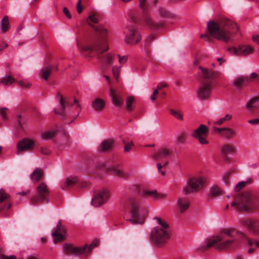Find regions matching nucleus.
Masks as SVG:
<instances>
[{
	"label": "nucleus",
	"mask_w": 259,
	"mask_h": 259,
	"mask_svg": "<svg viewBox=\"0 0 259 259\" xmlns=\"http://www.w3.org/2000/svg\"><path fill=\"white\" fill-rule=\"evenodd\" d=\"M244 237H246V235L243 232L234 228L226 229L221 231L219 236L207 239L204 244L200 245L197 250L204 251L214 245L219 250L234 249L236 247V244L238 240L243 242Z\"/></svg>",
	"instance_id": "f257e3e1"
},
{
	"label": "nucleus",
	"mask_w": 259,
	"mask_h": 259,
	"mask_svg": "<svg viewBox=\"0 0 259 259\" xmlns=\"http://www.w3.org/2000/svg\"><path fill=\"white\" fill-rule=\"evenodd\" d=\"M98 18L95 14L90 15L87 19V23L94 27L96 39L92 45L86 46L80 49L81 52H87L92 55H100L108 51V30L102 25L94 26L93 23H97Z\"/></svg>",
	"instance_id": "f03ea898"
},
{
	"label": "nucleus",
	"mask_w": 259,
	"mask_h": 259,
	"mask_svg": "<svg viewBox=\"0 0 259 259\" xmlns=\"http://www.w3.org/2000/svg\"><path fill=\"white\" fill-rule=\"evenodd\" d=\"M207 28L210 34L218 40H223L228 42L231 38L232 29H238V26L232 21L223 19L218 22L210 21L207 23Z\"/></svg>",
	"instance_id": "7ed1b4c3"
},
{
	"label": "nucleus",
	"mask_w": 259,
	"mask_h": 259,
	"mask_svg": "<svg viewBox=\"0 0 259 259\" xmlns=\"http://www.w3.org/2000/svg\"><path fill=\"white\" fill-rule=\"evenodd\" d=\"M238 210H249L258 208L259 202L257 197L250 192H245L235 196V201L231 204Z\"/></svg>",
	"instance_id": "20e7f679"
},
{
	"label": "nucleus",
	"mask_w": 259,
	"mask_h": 259,
	"mask_svg": "<svg viewBox=\"0 0 259 259\" xmlns=\"http://www.w3.org/2000/svg\"><path fill=\"white\" fill-rule=\"evenodd\" d=\"M159 227L154 228L151 231L150 237L154 244L159 247H162L170 238V235L168 231V225L160 218L155 217Z\"/></svg>",
	"instance_id": "39448f33"
},
{
	"label": "nucleus",
	"mask_w": 259,
	"mask_h": 259,
	"mask_svg": "<svg viewBox=\"0 0 259 259\" xmlns=\"http://www.w3.org/2000/svg\"><path fill=\"white\" fill-rule=\"evenodd\" d=\"M57 98L59 102V108L58 110L54 109L56 114L61 115L68 114L73 117H76L80 111V105L77 99H74V102H66L63 97L60 93L57 95Z\"/></svg>",
	"instance_id": "423d86ee"
},
{
	"label": "nucleus",
	"mask_w": 259,
	"mask_h": 259,
	"mask_svg": "<svg viewBox=\"0 0 259 259\" xmlns=\"http://www.w3.org/2000/svg\"><path fill=\"white\" fill-rule=\"evenodd\" d=\"M130 189L137 192L139 196L146 199L151 198L154 200H158L165 198L166 197V194L158 193L155 190H150L140 184L132 185Z\"/></svg>",
	"instance_id": "0eeeda50"
},
{
	"label": "nucleus",
	"mask_w": 259,
	"mask_h": 259,
	"mask_svg": "<svg viewBox=\"0 0 259 259\" xmlns=\"http://www.w3.org/2000/svg\"><path fill=\"white\" fill-rule=\"evenodd\" d=\"M140 200L138 199L130 198L126 202V205L131 206L130 211L132 219L130 221L133 224H142L144 222V218H140L139 215L140 213Z\"/></svg>",
	"instance_id": "6e6552de"
},
{
	"label": "nucleus",
	"mask_w": 259,
	"mask_h": 259,
	"mask_svg": "<svg viewBox=\"0 0 259 259\" xmlns=\"http://www.w3.org/2000/svg\"><path fill=\"white\" fill-rule=\"evenodd\" d=\"M124 33L125 34L124 41L127 44L135 45L139 42L142 39L140 32L135 25L127 26Z\"/></svg>",
	"instance_id": "1a4fd4ad"
},
{
	"label": "nucleus",
	"mask_w": 259,
	"mask_h": 259,
	"mask_svg": "<svg viewBox=\"0 0 259 259\" xmlns=\"http://www.w3.org/2000/svg\"><path fill=\"white\" fill-rule=\"evenodd\" d=\"M49 190L45 183L39 184L36 188V195L31 199V203H46L49 202Z\"/></svg>",
	"instance_id": "9d476101"
},
{
	"label": "nucleus",
	"mask_w": 259,
	"mask_h": 259,
	"mask_svg": "<svg viewBox=\"0 0 259 259\" xmlns=\"http://www.w3.org/2000/svg\"><path fill=\"white\" fill-rule=\"evenodd\" d=\"M207 185L206 179H189L187 186L183 189L186 194L198 192Z\"/></svg>",
	"instance_id": "9b49d317"
},
{
	"label": "nucleus",
	"mask_w": 259,
	"mask_h": 259,
	"mask_svg": "<svg viewBox=\"0 0 259 259\" xmlns=\"http://www.w3.org/2000/svg\"><path fill=\"white\" fill-rule=\"evenodd\" d=\"M208 134L207 127L204 124H200L199 127L193 131L191 136L197 139L200 144L202 145H207L209 144L207 140V137Z\"/></svg>",
	"instance_id": "f8f14e48"
},
{
	"label": "nucleus",
	"mask_w": 259,
	"mask_h": 259,
	"mask_svg": "<svg viewBox=\"0 0 259 259\" xmlns=\"http://www.w3.org/2000/svg\"><path fill=\"white\" fill-rule=\"evenodd\" d=\"M109 197V191L106 189H102L95 194L92 199V203L95 206H99L107 202Z\"/></svg>",
	"instance_id": "ddd939ff"
},
{
	"label": "nucleus",
	"mask_w": 259,
	"mask_h": 259,
	"mask_svg": "<svg viewBox=\"0 0 259 259\" xmlns=\"http://www.w3.org/2000/svg\"><path fill=\"white\" fill-rule=\"evenodd\" d=\"M172 155V150L167 147H161L155 150L152 155L153 159L156 161H162L163 160H167V159L170 157Z\"/></svg>",
	"instance_id": "4468645a"
},
{
	"label": "nucleus",
	"mask_w": 259,
	"mask_h": 259,
	"mask_svg": "<svg viewBox=\"0 0 259 259\" xmlns=\"http://www.w3.org/2000/svg\"><path fill=\"white\" fill-rule=\"evenodd\" d=\"M212 81L204 82L197 91V97L201 100L207 99L212 89Z\"/></svg>",
	"instance_id": "2eb2a0df"
},
{
	"label": "nucleus",
	"mask_w": 259,
	"mask_h": 259,
	"mask_svg": "<svg viewBox=\"0 0 259 259\" xmlns=\"http://www.w3.org/2000/svg\"><path fill=\"white\" fill-rule=\"evenodd\" d=\"M254 49L250 46L242 45L238 48H230L228 51L232 55L236 56H246L253 52Z\"/></svg>",
	"instance_id": "dca6fc26"
},
{
	"label": "nucleus",
	"mask_w": 259,
	"mask_h": 259,
	"mask_svg": "<svg viewBox=\"0 0 259 259\" xmlns=\"http://www.w3.org/2000/svg\"><path fill=\"white\" fill-rule=\"evenodd\" d=\"M214 131L215 133H219L222 137L227 140L235 138L237 134L235 129L228 127L222 128L214 127Z\"/></svg>",
	"instance_id": "f3484780"
},
{
	"label": "nucleus",
	"mask_w": 259,
	"mask_h": 259,
	"mask_svg": "<svg viewBox=\"0 0 259 259\" xmlns=\"http://www.w3.org/2000/svg\"><path fill=\"white\" fill-rule=\"evenodd\" d=\"M88 247L85 244L83 247H74L72 244H66L64 245V252L66 254L79 255L85 253V250Z\"/></svg>",
	"instance_id": "a211bd4d"
},
{
	"label": "nucleus",
	"mask_w": 259,
	"mask_h": 259,
	"mask_svg": "<svg viewBox=\"0 0 259 259\" xmlns=\"http://www.w3.org/2000/svg\"><path fill=\"white\" fill-rule=\"evenodd\" d=\"M34 146V142L29 139L25 138L19 142L17 145V148L19 152L30 150Z\"/></svg>",
	"instance_id": "6ab92c4d"
},
{
	"label": "nucleus",
	"mask_w": 259,
	"mask_h": 259,
	"mask_svg": "<svg viewBox=\"0 0 259 259\" xmlns=\"http://www.w3.org/2000/svg\"><path fill=\"white\" fill-rule=\"evenodd\" d=\"M109 96L114 105L119 107L122 106L123 104V99L119 94L117 93L115 90L110 88L109 90Z\"/></svg>",
	"instance_id": "aec40b11"
},
{
	"label": "nucleus",
	"mask_w": 259,
	"mask_h": 259,
	"mask_svg": "<svg viewBox=\"0 0 259 259\" xmlns=\"http://www.w3.org/2000/svg\"><path fill=\"white\" fill-rule=\"evenodd\" d=\"M250 83V79L247 76H241L236 78L234 81V85L236 89H242L248 85Z\"/></svg>",
	"instance_id": "412c9836"
},
{
	"label": "nucleus",
	"mask_w": 259,
	"mask_h": 259,
	"mask_svg": "<svg viewBox=\"0 0 259 259\" xmlns=\"http://www.w3.org/2000/svg\"><path fill=\"white\" fill-rule=\"evenodd\" d=\"M177 205L181 213L184 212L190 206V202L186 197H180L177 200Z\"/></svg>",
	"instance_id": "4be33fe9"
},
{
	"label": "nucleus",
	"mask_w": 259,
	"mask_h": 259,
	"mask_svg": "<svg viewBox=\"0 0 259 259\" xmlns=\"http://www.w3.org/2000/svg\"><path fill=\"white\" fill-rule=\"evenodd\" d=\"M105 106V101L100 98H95L92 103V108L97 112H101Z\"/></svg>",
	"instance_id": "5701e85b"
},
{
	"label": "nucleus",
	"mask_w": 259,
	"mask_h": 259,
	"mask_svg": "<svg viewBox=\"0 0 259 259\" xmlns=\"http://www.w3.org/2000/svg\"><path fill=\"white\" fill-rule=\"evenodd\" d=\"M245 225L248 229L254 233H259V222L255 220H248L245 221Z\"/></svg>",
	"instance_id": "b1692460"
},
{
	"label": "nucleus",
	"mask_w": 259,
	"mask_h": 259,
	"mask_svg": "<svg viewBox=\"0 0 259 259\" xmlns=\"http://www.w3.org/2000/svg\"><path fill=\"white\" fill-rule=\"evenodd\" d=\"M143 23L151 29L158 28L162 25V23L161 22L157 23L154 21L148 15H145L144 17Z\"/></svg>",
	"instance_id": "393cba45"
},
{
	"label": "nucleus",
	"mask_w": 259,
	"mask_h": 259,
	"mask_svg": "<svg viewBox=\"0 0 259 259\" xmlns=\"http://www.w3.org/2000/svg\"><path fill=\"white\" fill-rule=\"evenodd\" d=\"M199 68L201 70L203 77L205 79L213 80L216 78L218 76V73L216 72L208 70L206 68H203L202 67H200Z\"/></svg>",
	"instance_id": "a878e982"
},
{
	"label": "nucleus",
	"mask_w": 259,
	"mask_h": 259,
	"mask_svg": "<svg viewBox=\"0 0 259 259\" xmlns=\"http://www.w3.org/2000/svg\"><path fill=\"white\" fill-rule=\"evenodd\" d=\"M78 179H63L60 186L62 190L68 189L74 186H77Z\"/></svg>",
	"instance_id": "bb28decb"
},
{
	"label": "nucleus",
	"mask_w": 259,
	"mask_h": 259,
	"mask_svg": "<svg viewBox=\"0 0 259 259\" xmlns=\"http://www.w3.org/2000/svg\"><path fill=\"white\" fill-rule=\"evenodd\" d=\"M235 150L234 146L229 143L223 145L221 148V152L225 156L233 154Z\"/></svg>",
	"instance_id": "cd10ccee"
},
{
	"label": "nucleus",
	"mask_w": 259,
	"mask_h": 259,
	"mask_svg": "<svg viewBox=\"0 0 259 259\" xmlns=\"http://www.w3.org/2000/svg\"><path fill=\"white\" fill-rule=\"evenodd\" d=\"M114 145V141L113 140H108L104 141L101 144V150L105 152L111 149Z\"/></svg>",
	"instance_id": "c85d7f7f"
},
{
	"label": "nucleus",
	"mask_w": 259,
	"mask_h": 259,
	"mask_svg": "<svg viewBox=\"0 0 259 259\" xmlns=\"http://www.w3.org/2000/svg\"><path fill=\"white\" fill-rule=\"evenodd\" d=\"M222 195V190L218 185H213L209 190L210 197H218Z\"/></svg>",
	"instance_id": "c756f323"
},
{
	"label": "nucleus",
	"mask_w": 259,
	"mask_h": 259,
	"mask_svg": "<svg viewBox=\"0 0 259 259\" xmlns=\"http://www.w3.org/2000/svg\"><path fill=\"white\" fill-rule=\"evenodd\" d=\"M2 30L3 32H6L9 30L10 27V25L9 21V17L8 16H5L1 21Z\"/></svg>",
	"instance_id": "7c9ffc66"
},
{
	"label": "nucleus",
	"mask_w": 259,
	"mask_h": 259,
	"mask_svg": "<svg viewBox=\"0 0 259 259\" xmlns=\"http://www.w3.org/2000/svg\"><path fill=\"white\" fill-rule=\"evenodd\" d=\"M51 72L52 67L51 66H48L43 68L40 71V77L43 78L45 80H47Z\"/></svg>",
	"instance_id": "2f4dec72"
},
{
	"label": "nucleus",
	"mask_w": 259,
	"mask_h": 259,
	"mask_svg": "<svg viewBox=\"0 0 259 259\" xmlns=\"http://www.w3.org/2000/svg\"><path fill=\"white\" fill-rule=\"evenodd\" d=\"M246 108L250 109L251 108H256L259 107V98L255 97L250 100L246 104Z\"/></svg>",
	"instance_id": "473e14b6"
},
{
	"label": "nucleus",
	"mask_w": 259,
	"mask_h": 259,
	"mask_svg": "<svg viewBox=\"0 0 259 259\" xmlns=\"http://www.w3.org/2000/svg\"><path fill=\"white\" fill-rule=\"evenodd\" d=\"M170 114L175 117L177 119L182 121L183 120V113L180 110H176L172 109L169 110Z\"/></svg>",
	"instance_id": "72a5a7b5"
},
{
	"label": "nucleus",
	"mask_w": 259,
	"mask_h": 259,
	"mask_svg": "<svg viewBox=\"0 0 259 259\" xmlns=\"http://www.w3.org/2000/svg\"><path fill=\"white\" fill-rule=\"evenodd\" d=\"M126 107L128 111H132L134 109V103L135 99L132 97H127L126 99Z\"/></svg>",
	"instance_id": "f704fd0d"
},
{
	"label": "nucleus",
	"mask_w": 259,
	"mask_h": 259,
	"mask_svg": "<svg viewBox=\"0 0 259 259\" xmlns=\"http://www.w3.org/2000/svg\"><path fill=\"white\" fill-rule=\"evenodd\" d=\"M187 135L185 133H181L178 134L176 137V141L178 144H184L186 142Z\"/></svg>",
	"instance_id": "c9c22d12"
},
{
	"label": "nucleus",
	"mask_w": 259,
	"mask_h": 259,
	"mask_svg": "<svg viewBox=\"0 0 259 259\" xmlns=\"http://www.w3.org/2000/svg\"><path fill=\"white\" fill-rule=\"evenodd\" d=\"M44 176V171L40 168H36L30 176L31 178H41Z\"/></svg>",
	"instance_id": "e433bc0d"
},
{
	"label": "nucleus",
	"mask_w": 259,
	"mask_h": 259,
	"mask_svg": "<svg viewBox=\"0 0 259 259\" xmlns=\"http://www.w3.org/2000/svg\"><path fill=\"white\" fill-rule=\"evenodd\" d=\"M52 236L55 244L62 241L64 239V235L62 234V233L57 232V231H53L52 232Z\"/></svg>",
	"instance_id": "4c0bfd02"
},
{
	"label": "nucleus",
	"mask_w": 259,
	"mask_h": 259,
	"mask_svg": "<svg viewBox=\"0 0 259 259\" xmlns=\"http://www.w3.org/2000/svg\"><path fill=\"white\" fill-rule=\"evenodd\" d=\"M91 185L90 179H78L77 186L81 188H88Z\"/></svg>",
	"instance_id": "58836bf2"
},
{
	"label": "nucleus",
	"mask_w": 259,
	"mask_h": 259,
	"mask_svg": "<svg viewBox=\"0 0 259 259\" xmlns=\"http://www.w3.org/2000/svg\"><path fill=\"white\" fill-rule=\"evenodd\" d=\"M56 134V130H52L44 133L41 137L42 138L45 140H49L53 138Z\"/></svg>",
	"instance_id": "ea45409f"
},
{
	"label": "nucleus",
	"mask_w": 259,
	"mask_h": 259,
	"mask_svg": "<svg viewBox=\"0 0 259 259\" xmlns=\"http://www.w3.org/2000/svg\"><path fill=\"white\" fill-rule=\"evenodd\" d=\"M246 241L249 246H252L253 244L257 248H259V239L257 240H252L248 238L246 236L244 237V241Z\"/></svg>",
	"instance_id": "a19ab883"
},
{
	"label": "nucleus",
	"mask_w": 259,
	"mask_h": 259,
	"mask_svg": "<svg viewBox=\"0 0 259 259\" xmlns=\"http://www.w3.org/2000/svg\"><path fill=\"white\" fill-rule=\"evenodd\" d=\"M168 164V160L165 161L162 164L160 162H158L157 163V167L159 172L161 174V177H164L165 175V173L164 171L161 170V168L163 167H166Z\"/></svg>",
	"instance_id": "79ce46f5"
},
{
	"label": "nucleus",
	"mask_w": 259,
	"mask_h": 259,
	"mask_svg": "<svg viewBox=\"0 0 259 259\" xmlns=\"http://www.w3.org/2000/svg\"><path fill=\"white\" fill-rule=\"evenodd\" d=\"M232 117V116L231 114H228L226 115L225 116H224L222 118H221L219 119H218L217 121H215L214 122V124L220 125L222 124L224 122L231 120Z\"/></svg>",
	"instance_id": "37998d69"
},
{
	"label": "nucleus",
	"mask_w": 259,
	"mask_h": 259,
	"mask_svg": "<svg viewBox=\"0 0 259 259\" xmlns=\"http://www.w3.org/2000/svg\"><path fill=\"white\" fill-rule=\"evenodd\" d=\"M15 81L14 78L11 76H7L4 77L2 80L0 81V83L8 85L11 84Z\"/></svg>",
	"instance_id": "c03bdc74"
},
{
	"label": "nucleus",
	"mask_w": 259,
	"mask_h": 259,
	"mask_svg": "<svg viewBox=\"0 0 259 259\" xmlns=\"http://www.w3.org/2000/svg\"><path fill=\"white\" fill-rule=\"evenodd\" d=\"M113 59V55L112 54H107L104 57L103 62L104 64L108 65L111 63V62Z\"/></svg>",
	"instance_id": "a18cd8bd"
},
{
	"label": "nucleus",
	"mask_w": 259,
	"mask_h": 259,
	"mask_svg": "<svg viewBox=\"0 0 259 259\" xmlns=\"http://www.w3.org/2000/svg\"><path fill=\"white\" fill-rule=\"evenodd\" d=\"M248 183V181H241L236 184L235 187V190L236 192H239L244 188L246 185Z\"/></svg>",
	"instance_id": "49530a36"
},
{
	"label": "nucleus",
	"mask_w": 259,
	"mask_h": 259,
	"mask_svg": "<svg viewBox=\"0 0 259 259\" xmlns=\"http://www.w3.org/2000/svg\"><path fill=\"white\" fill-rule=\"evenodd\" d=\"M54 231H57L59 233H65L66 230L62 225V221L59 220L56 227L54 229Z\"/></svg>",
	"instance_id": "de8ad7c7"
},
{
	"label": "nucleus",
	"mask_w": 259,
	"mask_h": 259,
	"mask_svg": "<svg viewBox=\"0 0 259 259\" xmlns=\"http://www.w3.org/2000/svg\"><path fill=\"white\" fill-rule=\"evenodd\" d=\"M98 243H99V241L97 240H96V239L94 240L92 242V243L90 245V246L88 245V247L85 250V252H88V253H89V254H90L92 248L93 247L97 246Z\"/></svg>",
	"instance_id": "09e8293b"
},
{
	"label": "nucleus",
	"mask_w": 259,
	"mask_h": 259,
	"mask_svg": "<svg viewBox=\"0 0 259 259\" xmlns=\"http://www.w3.org/2000/svg\"><path fill=\"white\" fill-rule=\"evenodd\" d=\"M10 197V195L6 193L3 189H0V203L3 202L5 200Z\"/></svg>",
	"instance_id": "8fccbe9b"
},
{
	"label": "nucleus",
	"mask_w": 259,
	"mask_h": 259,
	"mask_svg": "<svg viewBox=\"0 0 259 259\" xmlns=\"http://www.w3.org/2000/svg\"><path fill=\"white\" fill-rule=\"evenodd\" d=\"M120 68L121 66L118 67L116 66H114L112 67L113 74L116 79H118L119 76Z\"/></svg>",
	"instance_id": "3c124183"
},
{
	"label": "nucleus",
	"mask_w": 259,
	"mask_h": 259,
	"mask_svg": "<svg viewBox=\"0 0 259 259\" xmlns=\"http://www.w3.org/2000/svg\"><path fill=\"white\" fill-rule=\"evenodd\" d=\"M18 85L24 88H29L31 87V84L26 80H21L18 82Z\"/></svg>",
	"instance_id": "603ef678"
},
{
	"label": "nucleus",
	"mask_w": 259,
	"mask_h": 259,
	"mask_svg": "<svg viewBox=\"0 0 259 259\" xmlns=\"http://www.w3.org/2000/svg\"><path fill=\"white\" fill-rule=\"evenodd\" d=\"M235 173L236 172L234 170L230 169L225 174L223 178H229L230 177H234Z\"/></svg>",
	"instance_id": "864d4df0"
},
{
	"label": "nucleus",
	"mask_w": 259,
	"mask_h": 259,
	"mask_svg": "<svg viewBox=\"0 0 259 259\" xmlns=\"http://www.w3.org/2000/svg\"><path fill=\"white\" fill-rule=\"evenodd\" d=\"M76 9L78 14H80L82 12L83 10V7L81 6V0H78L76 5Z\"/></svg>",
	"instance_id": "5fc2aeb1"
},
{
	"label": "nucleus",
	"mask_w": 259,
	"mask_h": 259,
	"mask_svg": "<svg viewBox=\"0 0 259 259\" xmlns=\"http://www.w3.org/2000/svg\"><path fill=\"white\" fill-rule=\"evenodd\" d=\"M133 146V144L132 142L126 144L124 147V151L125 152H129L132 148Z\"/></svg>",
	"instance_id": "6e6d98bb"
},
{
	"label": "nucleus",
	"mask_w": 259,
	"mask_h": 259,
	"mask_svg": "<svg viewBox=\"0 0 259 259\" xmlns=\"http://www.w3.org/2000/svg\"><path fill=\"white\" fill-rule=\"evenodd\" d=\"M118 57L119 58V62L121 64H124L126 62L127 59V56H124L121 57L120 55H118Z\"/></svg>",
	"instance_id": "4d7b16f0"
},
{
	"label": "nucleus",
	"mask_w": 259,
	"mask_h": 259,
	"mask_svg": "<svg viewBox=\"0 0 259 259\" xmlns=\"http://www.w3.org/2000/svg\"><path fill=\"white\" fill-rule=\"evenodd\" d=\"M6 108H3L0 109V115L3 119H7V114L6 113Z\"/></svg>",
	"instance_id": "13d9d810"
},
{
	"label": "nucleus",
	"mask_w": 259,
	"mask_h": 259,
	"mask_svg": "<svg viewBox=\"0 0 259 259\" xmlns=\"http://www.w3.org/2000/svg\"><path fill=\"white\" fill-rule=\"evenodd\" d=\"M109 170L112 171L114 173H115L117 176L119 177H124L121 171H120L119 170L116 169L115 168H112L109 169Z\"/></svg>",
	"instance_id": "bf43d9fd"
},
{
	"label": "nucleus",
	"mask_w": 259,
	"mask_h": 259,
	"mask_svg": "<svg viewBox=\"0 0 259 259\" xmlns=\"http://www.w3.org/2000/svg\"><path fill=\"white\" fill-rule=\"evenodd\" d=\"M258 75L257 74H256L255 72L252 73L249 77V78L250 79V82H251L252 79H254V78H256L257 80V81L259 82V78H258Z\"/></svg>",
	"instance_id": "052dcab7"
},
{
	"label": "nucleus",
	"mask_w": 259,
	"mask_h": 259,
	"mask_svg": "<svg viewBox=\"0 0 259 259\" xmlns=\"http://www.w3.org/2000/svg\"><path fill=\"white\" fill-rule=\"evenodd\" d=\"M167 86V84L165 82H160L158 84L157 88L159 90H161L163 88H166Z\"/></svg>",
	"instance_id": "680f3d73"
},
{
	"label": "nucleus",
	"mask_w": 259,
	"mask_h": 259,
	"mask_svg": "<svg viewBox=\"0 0 259 259\" xmlns=\"http://www.w3.org/2000/svg\"><path fill=\"white\" fill-rule=\"evenodd\" d=\"M63 13L68 19L71 18V16L69 13V11L66 7L64 8Z\"/></svg>",
	"instance_id": "e2e57ef3"
},
{
	"label": "nucleus",
	"mask_w": 259,
	"mask_h": 259,
	"mask_svg": "<svg viewBox=\"0 0 259 259\" xmlns=\"http://www.w3.org/2000/svg\"><path fill=\"white\" fill-rule=\"evenodd\" d=\"M147 0H139L140 1V7L141 9L145 10L146 7V2Z\"/></svg>",
	"instance_id": "0e129e2a"
},
{
	"label": "nucleus",
	"mask_w": 259,
	"mask_h": 259,
	"mask_svg": "<svg viewBox=\"0 0 259 259\" xmlns=\"http://www.w3.org/2000/svg\"><path fill=\"white\" fill-rule=\"evenodd\" d=\"M16 256L13 255L10 256H6L5 255L1 254L0 255V259H16Z\"/></svg>",
	"instance_id": "69168bd1"
},
{
	"label": "nucleus",
	"mask_w": 259,
	"mask_h": 259,
	"mask_svg": "<svg viewBox=\"0 0 259 259\" xmlns=\"http://www.w3.org/2000/svg\"><path fill=\"white\" fill-rule=\"evenodd\" d=\"M41 153L44 155H48L50 154V151L47 148L42 147L40 149Z\"/></svg>",
	"instance_id": "338daca9"
},
{
	"label": "nucleus",
	"mask_w": 259,
	"mask_h": 259,
	"mask_svg": "<svg viewBox=\"0 0 259 259\" xmlns=\"http://www.w3.org/2000/svg\"><path fill=\"white\" fill-rule=\"evenodd\" d=\"M248 123L252 124H259V119L256 118L253 119H251L248 121Z\"/></svg>",
	"instance_id": "774afa93"
}]
</instances>
